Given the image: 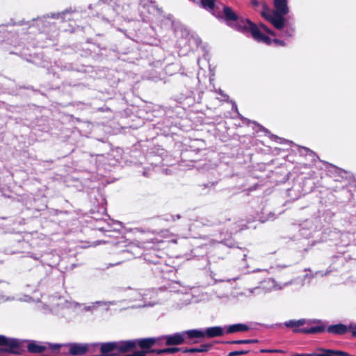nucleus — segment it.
<instances>
[{"label":"nucleus","instance_id":"nucleus-1","mask_svg":"<svg viewBox=\"0 0 356 356\" xmlns=\"http://www.w3.org/2000/svg\"><path fill=\"white\" fill-rule=\"evenodd\" d=\"M223 13L228 24L243 33H250L252 37L259 42L270 44V38L263 34L259 28L248 19H239L229 7H224Z\"/></svg>","mask_w":356,"mask_h":356},{"label":"nucleus","instance_id":"nucleus-2","mask_svg":"<svg viewBox=\"0 0 356 356\" xmlns=\"http://www.w3.org/2000/svg\"><path fill=\"white\" fill-rule=\"evenodd\" d=\"M81 306L82 305L77 302L67 300L61 296H52L49 298L47 303L42 305L40 309L45 314L49 312L55 315L63 316L62 311L64 309H76Z\"/></svg>","mask_w":356,"mask_h":356},{"label":"nucleus","instance_id":"nucleus-3","mask_svg":"<svg viewBox=\"0 0 356 356\" xmlns=\"http://www.w3.org/2000/svg\"><path fill=\"white\" fill-rule=\"evenodd\" d=\"M19 341L15 338L7 337L0 334V353H17L19 348Z\"/></svg>","mask_w":356,"mask_h":356},{"label":"nucleus","instance_id":"nucleus-4","mask_svg":"<svg viewBox=\"0 0 356 356\" xmlns=\"http://www.w3.org/2000/svg\"><path fill=\"white\" fill-rule=\"evenodd\" d=\"M262 16L268 20L277 29L282 30L284 27L285 21L284 16L277 14H268L266 12H262Z\"/></svg>","mask_w":356,"mask_h":356},{"label":"nucleus","instance_id":"nucleus-5","mask_svg":"<svg viewBox=\"0 0 356 356\" xmlns=\"http://www.w3.org/2000/svg\"><path fill=\"white\" fill-rule=\"evenodd\" d=\"M65 346L69 348V353L72 356L83 355L88 350V346L86 343H68Z\"/></svg>","mask_w":356,"mask_h":356},{"label":"nucleus","instance_id":"nucleus-6","mask_svg":"<svg viewBox=\"0 0 356 356\" xmlns=\"http://www.w3.org/2000/svg\"><path fill=\"white\" fill-rule=\"evenodd\" d=\"M27 350L31 353H42L47 349V346L44 343L37 341H31L27 344Z\"/></svg>","mask_w":356,"mask_h":356},{"label":"nucleus","instance_id":"nucleus-7","mask_svg":"<svg viewBox=\"0 0 356 356\" xmlns=\"http://www.w3.org/2000/svg\"><path fill=\"white\" fill-rule=\"evenodd\" d=\"M274 14L286 15L289 11L286 0H274Z\"/></svg>","mask_w":356,"mask_h":356},{"label":"nucleus","instance_id":"nucleus-8","mask_svg":"<svg viewBox=\"0 0 356 356\" xmlns=\"http://www.w3.org/2000/svg\"><path fill=\"white\" fill-rule=\"evenodd\" d=\"M116 345L118 351L124 353L136 348V341L135 339L116 341Z\"/></svg>","mask_w":356,"mask_h":356},{"label":"nucleus","instance_id":"nucleus-9","mask_svg":"<svg viewBox=\"0 0 356 356\" xmlns=\"http://www.w3.org/2000/svg\"><path fill=\"white\" fill-rule=\"evenodd\" d=\"M184 333H175L172 335L165 336L166 344L167 345H179L181 344L184 341Z\"/></svg>","mask_w":356,"mask_h":356},{"label":"nucleus","instance_id":"nucleus-10","mask_svg":"<svg viewBox=\"0 0 356 356\" xmlns=\"http://www.w3.org/2000/svg\"><path fill=\"white\" fill-rule=\"evenodd\" d=\"M348 330L349 327H348L346 325L342 323L332 325L328 326V327L327 328L328 332L339 335H341L346 333Z\"/></svg>","mask_w":356,"mask_h":356},{"label":"nucleus","instance_id":"nucleus-11","mask_svg":"<svg viewBox=\"0 0 356 356\" xmlns=\"http://www.w3.org/2000/svg\"><path fill=\"white\" fill-rule=\"evenodd\" d=\"M114 350H117L116 341L103 343L101 345L100 351L104 356L112 355L111 353Z\"/></svg>","mask_w":356,"mask_h":356},{"label":"nucleus","instance_id":"nucleus-12","mask_svg":"<svg viewBox=\"0 0 356 356\" xmlns=\"http://www.w3.org/2000/svg\"><path fill=\"white\" fill-rule=\"evenodd\" d=\"M136 346H139L143 349H147L152 347L156 342L154 338H145L135 339Z\"/></svg>","mask_w":356,"mask_h":356},{"label":"nucleus","instance_id":"nucleus-13","mask_svg":"<svg viewBox=\"0 0 356 356\" xmlns=\"http://www.w3.org/2000/svg\"><path fill=\"white\" fill-rule=\"evenodd\" d=\"M307 320L301 318L299 320H290L284 323L285 326L288 327L294 328L293 332H300L301 329H298L299 327L306 324Z\"/></svg>","mask_w":356,"mask_h":356},{"label":"nucleus","instance_id":"nucleus-14","mask_svg":"<svg viewBox=\"0 0 356 356\" xmlns=\"http://www.w3.org/2000/svg\"><path fill=\"white\" fill-rule=\"evenodd\" d=\"M204 332L205 334V336H207L209 338L220 337L223 334V330L222 327L219 326L208 327Z\"/></svg>","mask_w":356,"mask_h":356},{"label":"nucleus","instance_id":"nucleus-15","mask_svg":"<svg viewBox=\"0 0 356 356\" xmlns=\"http://www.w3.org/2000/svg\"><path fill=\"white\" fill-rule=\"evenodd\" d=\"M116 303L115 301H96L92 302L90 305H84L83 309L84 311L92 312L97 306H111L115 305Z\"/></svg>","mask_w":356,"mask_h":356},{"label":"nucleus","instance_id":"nucleus-16","mask_svg":"<svg viewBox=\"0 0 356 356\" xmlns=\"http://www.w3.org/2000/svg\"><path fill=\"white\" fill-rule=\"evenodd\" d=\"M325 330V327L321 323L320 325L312 327L311 328H302L300 331L305 334H315L323 332Z\"/></svg>","mask_w":356,"mask_h":356},{"label":"nucleus","instance_id":"nucleus-17","mask_svg":"<svg viewBox=\"0 0 356 356\" xmlns=\"http://www.w3.org/2000/svg\"><path fill=\"white\" fill-rule=\"evenodd\" d=\"M248 330V326L242 323L231 325L227 327L228 333H234L236 332H243Z\"/></svg>","mask_w":356,"mask_h":356},{"label":"nucleus","instance_id":"nucleus-18","mask_svg":"<svg viewBox=\"0 0 356 356\" xmlns=\"http://www.w3.org/2000/svg\"><path fill=\"white\" fill-rule=\"evenodd\" d=\"M266 283L268 284L269 290H280L291 284V282H286L281 285L277 284L273 279H268L267 281H266Z\"/></svg>","mask_w":356,"mask_h":356},{"label":"nucleus","instance_id":"nucleus-19","mask_svg":"<svg viewBox=\"0 0 356 356\" xmlns=\"http://www.w3.org/2000/svg\"><path fill=\"white\" fill-rule=\"evenodd\" d=\"M184 334H187L191 339L193 338H202L205 337L204 331L200 330H190L184 332Z\"/></svg>","mask_w":356,"mask_h":356},{"label":"nucleus","instance_id":"nucleus-20","mask_svg":"<svg viewBox=\"0 0 356 356\" xmlns=\"http://www.w3.org/2000/svg\"><path fill=\"white\" fill-rule=\"evenodd\" d=\"M211 347V345L210 344H202L200 346V348H193L190 349H186L184 350L185 353H202V352H207L209 350V348Z\"/></svg>","mask_w":356,"mask_h":356},{"label":"nucleus","instance_id":"nucleus-21","mask_svg":"<svg viewBox=\"0 0 356 356\" xmlns=\"http://www.w3.org/2000/svg\"><path fill=\"white\" fill-rule=\"evenodd\" d=\"M263 292H264L263 289L260 286H258V287L248 289L246 290V291L242 293V294L248 297V296H250L252 294L259 295V294H261Z\"/></svg>","mask_w":356,"mask_h":356},{"label":"nucleus","instance_id":"nucleus-22","mask_svg":"<svg viewBox=\"0 0 356 356\" xmlns=\"http://www.w3.org/2000/svg\"><path fill=\"white\" fill-rule=\"evenodd\" d=\"M318 350L320 351V353H314V356H337L335 355L336 350L323 348H318Z\"/></svg>","mask_w":356,"mask_h":356},{"label":"nucleus","instance_id":"nucleus-23","mask_svg":"<svg viewBox=\"0 0 356 356\" xmlns=\"http://www.w3.org/2000/svg\"><path fill=\"white\" fill-rule=\"evenodd\" d=\"M179 350V348H167L163 349L154 350V352L157 354L174 353Z\"/></svg>","mask_w":356,"mask_h":356},{"label":"nucleus","instance_id":"nucleus-24","mask_svg":"<svg viewBox=\"0 0 356 356\" xmlns=\"http://www.w3.org/2000/svg\"><path fill=\"white\" fill-rule=\"evenodd\" d=\"M130 300L131 301H137L140 300L143 296L142 293L138 290H131L130 291Z\"/></svg>","mask_w":356,"mask_h":356},{"label":"nucleus","instance_id":"nucleus-25","mask_svg":"<svg viewBox=\"0 0 356 356\" xmlns=\"http://www.w3.org/2000/svg\"><path fill=\"white\" fill-rule=\"evenodd\" d=\"M202 7L207 9L212 10L215 7L214 0H201Z\"/></svg>","mask_w":356,"mask_h":356},{"label":"nucleus","instance_id":"nucleus-26","mask_svg":"<svg viewBox=\"0 0 356 356\" xmlns=\"http://www.w3.org/2000/svg\"><path fill=\"white\" fill-rule=\"evenodd\" d=\"M282 30V35L286 37H291L294 33V29L292 27H284Z\"/></svg>","mask_w":356,"mask_h":356},{"label":"nucleus","instance_id":"nucleus-27","mask_svg":"<svg viewBox=\"0 0 356 356\" xmlns=\"http://www.w3.org/2000/svg\"><path fill=\"white\" fill-rule=\"evenodd\" d=\"M254 340H250V339H245V340H237V341H232L229 342V343L232 344H248L253 343Z\"/></svg>","mask_w":356,"mask_h":356},{"label":"nucleus","instance_id":"nucleus-28","mask_svg":"<svg viewBox=\"0 0 356 356\" xmlns=\"http://www.w3.org/2000/svg\"><path fill=\"white\" fill-rule=\"evenodd\" d=\"M67 13V10L65 11H63L62 13H51L50 15H47V17H51V18H56V19H58V18H62L63 16L66 13Z\"/></svg>","mask_w":356,"mask_h":356},{"label":"nucleus","instance_id":"nucleus-29","mask_svg":"<svg viewBox=\"0 0 356 356\" xmlns=\"http://www.w3.org/2000/svg\"><path fill=\"white\" fill-rule=\"evenodd\" d=\"M47 346V348H50L52 350H57L59 349L60 347L65 346V344H60V343H46Z\"/></svg>","mask_w":356,"mask_h":356},{"label":"nucleus","instance_id":"nucleus-30","mask_svg":"<svg viewBox=\"0 0 356 356\" xmlns=\"http://www.w3.org/2000/svg\"><path fill=\"white\" fill-rule=\"evenodd\" d=\"M140 4L145 8L153 3V0H139Z\"/></svg>","mask_w":356,"mask_h":356},{"label":"nucleus","instance_id":"nucleus-31","mask_svg":"<svg viewBox=\"0 0 356 356\" xmlns=\"http://www.w3.org/2000/svg\"><path fill=\"white\" fill-rule=\"evenodd\" d=\"M247 353H248V350L233 351V352H230L229 353V356H237V355L245 354Z\"/></svg>","mask_w":356,"mask_h":356},{"label":"nucleus","instance_id":"nucleus-32","mask_svg":"<svg viewBox=\"0 0 356 356\" xmlns=\"http://www.w3.org/2000/svg\"><path fill=\"white\" fill-rule=\"evenodd\" d=\"M261 353H282L281 350L277 349H263L261 350Z\"/></svg>","mask_w":356,"mask_h":356},{"label":"nucleus","instance_id":"nucleus-33","mask_svg":"<svg viewBox=\"0 0 356 356\" xmlns=\"http://www.w3.org/2000/svg\"><path fill=\"white\" fill-rule=\"evenodd\" d=\"M260 27L261 29H263L266 33L272 35H274V33L273 31H271L266 26H265L264 24H260Z\"/></svg>","mask_w":356,"mask_h":356},{"label":"nucleus","instance_id":"nucleus-34","mask_svg":"<svg viewBox=\"0 0 356 356\" xmlns=\"http://www.w3.org/2000/svg\"><path fill=\"white\" fill-rule=\"evenodd\" d=\"M349 330L351 331L353 336L356 337V324L350 325Z\"/></svg>","mask_w":356,"mask_h":356},{"label":"nucleus","instance_id":"nucleus-35","mask_svg":"<svg viewBox=\"0 0 356 356\" xmlns=\"http://www.w3.org/2000/svg\"><path fill=\"white\" fill-rule=\"evenodd\" d=\"M20 301L24 302H31L32 300V298L29 296H24L22 298L19 299Z\"/></svg>","mask_w":356,"mask_h":356},{"label":"nucleus","instance_id":"nucleus-36","mask_svg":"<svg viewBox=\"0 0 356 356\" xmlns=\"http://www.w3.org/2000/svg\"><path fill=\"white\" fill-rule=\"evenodd\" d=\"M335 355H337V356H339V355H341V356H349L348 355V353H346L345 352H343V351H340V350H336Z\"/></svg>","mask_w":356,"mask_h":356},{"label":"nucleus","instance_id":"nucleus-37","mask_svg":"<svg viewBox=\"0 0 356 356\" xmlns=\"http://www.w3.org/2000/svg\"><path fill=\"white\" fill-rule=\"evenodd\" d=\"M273 42L279 45H281V46L285 45V42L284 41L278 40V39L273 40Z\"/></svg>","mask_w":356,"mask_h":356},{"label":"nucleus","instance_id":"nucleus-38","mask_svg":"<svg viewBox=\"0 0 356 356\" xmlns=\"http://www.w3.org/2000/svg\"><path fill=\"white\" fill-rule=\"evenodd\" d=\"M314 323H321V321L319 320H307V322H306V323H307V324H312Z\"/></svg>","mask_w":356,"mask_h":356},{"label":"nucleus","instance_id":"nucleus-39","mask_svg":"<svg viewBox=\"0 0 356 356\" xmlns=\"http://www.w3.org/2000/svg\"><path fill=\"white\" fill-rule=\"evenodd\" d=\"M291 356H314V354H296Z\"/></svg>","mask_w":356,"mask_h":356},{"label":"nucleus","instance_id":"nucleus-40","mask_svg":"<svg viewBox=\"0 0 356 356\" xmlns=\"http://www.w3.org/2000/svg\"><path fill=\"white\" fill-rule=\"evenodd\" d=\"M220 95H222V97H228V96L225 94H224V92H222V90L219 89L218 91H217Z\"/></svg>","mask_w":356,"mask_h":356},{"label":"nucleus","instance_id":"nucleus-41","mask_svg":"<svg viewBox=\"0 0 356 356\" xmlns=\"http://www.w3.org/2000/svg\"><path fill=\"white\" fill-rule=\"evenodd\" d=\"M252 4L254 6H257L259 5V3L257 0H252Z\"/></svg>","mask_w":356,"mask_h":356},{"label":"nucleus","instance_id":"nucleus-42","mask_svg":"<svg viewBox=\"0 0 356 356\" xmlns=\"http://www.w3.org/2000/svg\"><path fill=\"white\" fill-rule=\"evenodd\" d=\"M172 220L173 221H175V220H176L177 219H179V218H180V216H179V215H177L176 216H172Z\"/></svg>","mask_w":356,"mask_h":356},{"label":"nucleus","instance_id":"nucleus-43","mask_svg":"<svg viewBox=\"0 0 356 356\" xmlns=\"http://www.w3.org/2000/svg\"><path fill=\"white\" fill-rule=\"evenodd\" d=\"M7 286V284L4 282H0V286L1 287H3V286Z\"/></svg>","mask_w":356,"mask_h":356},{"label":"nucleus","instance_id":"nucleus-44","mask_svg":"<svg viewBox=\"0 0 356 356\" xmlns=\"http://www.w3.org/2000/svg\"><path fill=\"white\" fill-rule=\"evenodd\" d=\"M121 262H117L115 264H110V266H114V265H117V264H120Z\"/></svg>","mask_w":356,"mask_h":356},{"label":"nucleus","instance_id":"nucleus-45","mask_svg":"<svg viewBox=\"0 0 356 356\" xmlns=\"http://www.w3.org/2000/svg\"><path fill=\"white\" fill-rule=\"evenodd\" d=\"M6 300H13V298H7Z\"/></svg>","mask_w":356,"mask_h":356}]
</instances>
